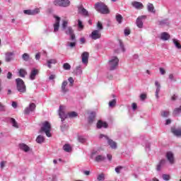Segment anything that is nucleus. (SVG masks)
<instances>
[{
  "label": "nucleus",
  "instance_id": "nucleus-1",
  "mask_svg": "<svg viewBox=\"0 0 181 181\" xmlns=\"http://www.w3.org/2000/svg\"><path fill=\"white\" fill-rule=\"evenodd\" d=\"M95 9L98 12H100V13H103V15H107L110 13V9L108 8V6L105 5L103 2L96 3L95 4Z\"/></svg>",
  "mask_w": 181,
  "mask_h": 181
},
{
  "label": "nucleus",
  "instance_id": "nucleus-2",
  "mask_svg": "<svg viewBox=\"0 0 181 181\" xmlns=\"http://www.w3.org/2000/svg\"><path fill=\"white\" fill-rule=\"evenodd\" d=\"M50 129H52V125L49 122H45L42 123V127H41L40 132L42 134V132H45L46 136H48V138H50L52 136V134H50Z\"/></svg>",
  "mask_w": 181,
  "mask_h": 181
},
{
  "label": "nucleus",
  "instance_id": "nucleus-3",
  "mask_svg": "<svg viewBox=\"0 0 181 181\" xmlns=\"http://www.w3.org/2000/svg\"><path fill=\"white\" fill-rule=\"evenodd\" d=\"M17 90L19 93H26V85L21 78L16 79Z\"/></svg>",
  "mask_w": 181,
  "mask_h": 181
},
{
  "label": "nucleus",
  "instance_id": "nucleus-4",
  "mask_svg": "<svg viewBox=\"0 0 181 181\" xmlns=\"http://www.w3.org/2000/svg\"><path fill=\"white\" fill-rule=\"evenodd\" d=\"M118 63H119V59H118V57H113L111 59H110L108 62L110 70H115V69H117L118 66Z\"/></svg>",
  "mask_w": 181,
  "mask_h": 181
},
{
  "label": "nucleus",
  "instance_id": "nucleus-5",
  "mask_svg": "<svg viewBox=\"0 0 181 181\" xmlns=\"http://www.w3.org/2000/svg\"><path fill=\"white\" fill-rule=\"evenodd\" d=\"M53 4L55 6L67 8V6H70V0H54Z\"/></svg>",
  "mask_w": 181,
  "mask_h": 181
},
{
  "label": "nucleus",
  "instance_id": "nucleus-6",
  "mask_svg": "<svg viewBox=\"0 0 181 181\" xmlns=\"http://www.w3.org/2000/svg\"><path fill=\"white\" fill-rule=\"evenodd\" d=\"M35 110H36V104L33 103H30L29 107H25V109L24 110V114H25V115H28L30 114V112H33Z\"/></svg>",
  "mask_w": 181,
  "mask_h": 181
},
{
  "label": "nucleus",
  "instance_id": "nucleus-7",
  "mask_svg": "<svg viewBox=\"0 0 181 181\" xmlns=\"http://www.w3.org/2000/svg\"><path fill=\"white\" fill-rule=\"evenodd\" d=\"M55 23L54 24V32H59V28H60V17L54 16Z\"/></svg>",
  "mask_w": 181,
  "mask_h": 181
},
{
  "label": "nucleus",
  "instance_id": "nucleus-8",
  "mask_svg": "<svg viewBox=\"0 0 181 181\" xmlns=\"http://www.w3.org/2000/svg\"><path fill=\"white\" fill-rule=\"evenodd\" d=\"M166 158L171 165H173V163H175V156L171 151L167 152Z\"/></svg>",
  "mask_w": 181,
  "mask_h": 181
},
{
  "label": "nucleus",
  "instance_id": "nucleus-9",
  "mask_svg": "<svg viewBox=\"0 0 181 181\" xmlns=\"http://www.w3.org/2000/svg\"><path fill=\"white\" fill-rule=\"evenodd\" d=\"M59 115L62 121H64V119H66V118H67V115L64 114V106H63V105L59 106Z\"/></svg>",
  "mask_w": 181,
  "mask_h": 181
},
{
  "label": "nucleus",
  "instance_id": "nucleus-10",
  "mask_svg": "<svg viewBox=\"0 0 181 181\" xmlns=\"http://www.w3.org/2000/svg\"><path fill=\"white\" fill-rule=\"evenodd\" d=\"M89 57H90V53L87 52H83V54H81L82 63H83V64H88Z\"/></svg>",
  "mask_w": 181,
  "mask_h": 181
},
{
  "label": "nucleus",
  "instance_id": "nucleus-11",
  "mask_svg": "<svg viewBox=\"0 0 181 181\" xmlns=\"http://www.w3.org/2000/svg\"><path fill=\"white\" fill-rule=\"evenodd\" d=\"M142 19H146V16H139L136 21V26H138L140 29H142L144 26V23L142 22Z\"/></svg>",
  "mask_w": 181,
  "mask_h": 181
},
{
  "label": "nucleus",
  "instance_id": "nucleus-12",
  "mask_svg": "<svg viewBox=\"0 0 181 181\" xmlns=\"http://www.w3.org/2000/svg\"><path fill=\"white\" fill-rule=\"evenodd\" d=\"M78 12L83 16H89L88 11L86 8H84L83 5H81L78 7Z\"/></svg>",
  "mask_w": 181,
  "mask_h": 181
},
{
  "label": "nucleus",
  "instance_id": "nucleus-13",
  "mask_svg": "<svg viewBox=\"0 0 181 181\" xmlns=\"http://www.w3.org/2000/svg\"><path fill=\"white\" fill-rule=\"evenodd\" d=\"M90 37L93 40H97L101 37V33L98 30H93L91 33Z\"/></svg>",
  "mask_w": 181,
  "mask_h": 181
},
{
  "label": "nucleus",
  "instance_id": "nucleus-14",
  "mask_svg": "<svg viewBox=\"0 0 181 181\" xmlns=\"http://www.w3.org/2000/svg\"><path fill=\"white\" fill-rule=\"evenodd\" d=\"M106 139L107 140V144L110 146L112 149H117V142L114 141L112 139L108 138V136H105Z\"/></svg>",
  "mask_w": 181,
  "mask_h": 181
},
{
  "label": "nucleus",
  "instance_id": "nucleus-15",
  "mask_svg": "<svg viewBox=\"0 0 181 181\" xmlns=\"http://www.w3.org/2000/svg\"><path fill=\"white\" fill-rule=\"evenodd\" d=\"M171 132L175 136H181V129H176L175 127H171Z\"/></svg>",
  "mask_w": 181,
  "mask_h": 181
},
{
  "label": "nucleus",
  "instance_id": "nucleus-16",
  "mask_svg": "<svg viewBox=\"0 0 181 181\" xmlns=\"http://www.w3.org/2000/svg\"><path fill=\"white\" fill-rule=\"evenodd\" d=\"M132 5L136 9H142L144 8V4L139 1H133L132 2Z\"/></svg>",
  "mask_w": 181,
  "mask_h": 181
},
{
  "label": "nucleus",
  "instance_id": "nucleus-17",
  "mask_svg": "<svg viewBox=\"0 0 181 181\" xmlns=\"http://www.w3.org/2000/svg\"><path fill=\"white\" fill-rule=\"evenodd\" d=\"M37 74H39V70L36 69H33L30 74V80H35V78H36V76H37Z\"/></svg>",
  "mask_w": 181,
  "mask_h": 181
},
{
  "label": "nucleus",
  "instance_id": "nucleus-18",
  "mask_svg": "<svg viewBox=\"0 0 181 181\" xmlns=\"http://www.w3.org/2000/svg\"><path fill=\"white\" fill-rule=\"evenodd\" d=\"M108 128V124H107V122H104L101 120L98 121L97 123V128L98 129H101V128Z\"/></svg>",
  "mask_w": 181,
  "mask_h": 181
},
{
  "label": "nucleus",
  "instance_id": "nucleus-19",
  "mask_svg": "<svg viewBox=\"0 0 181 181\" xmlns=\"http://www.w3.org/2000/svg\"><path fill=\"white\" fill-rule=\"evenodd\" d=\"M23 12L25 15H36V13H39V9L37 8L35 10H24Z\"/></svg>",
  "mask_w": 181,
  "mask_h": 181
},
{
  "label": "nucleus",
  "instance_id": "nucleus-20",
  "mask_svg": "<svg viewBox=\"0 0 181 181\" xmlns=\"http://www.w3.org/2000/svg\"><path fill=\"white\" fill-rule=\"evenodd\" d=\"M95 121V112H92L88 117V124H93Z\"/></svg>",
  "mask_w": 181,
  "mask_h": 181
},
{
  "label": "nucleus",
  "instance_id": "nucleus-21",
  "mask_svg": "<svg viewBox=\"0 0 181 181\" xmlns=\"http://www.w3.org/2000/svg\"><path fill=\"white\" fill-rule=\"evenodd\" d=\"M170 39V35L169 33L164 32L162 33L160 35V40H169Z\"/></svg>",
  "mask_w": 181,
  "mask_h": 181
},
{
  "label": "nucleus",
  "instance_id": "nucleus-22",
  "mask_svg": "<svg viewBox=\"0 0 181 181\" xmlns=\"http://www.w3.org/2000/svg\"><path fill=\"white\" fill-rule=\"evenodd\" d=\"M19 148L21 149V151H24V152H29L30 148L28 146V145L25 144H19Z\"/></svg>",
  "mask_w": 181,
  "mask_h": 181
},
{
  "label": "nucleus",
  "instance_id": "nucleus-23",
  "mask_svg": "<svg viewBox=\"0 0 181 181\" xmlns=\"http://www.w3.org/2000/svg\"><path fill=\"white\" fill-rule=\"evenodd\" d=\"M48 69H52V64H56L57 63V60L55 59H49L47 61Z\"/></svg>",
  "mask_w": 181,
  "mask_h": 181
},
{
  "label": "nucleus",
  "instance_id": "nucleus-24",
  "mask_svg": "<svg viewBox=\"0 0 181 181\" xmlns=\"http://www.w3.org/2000/svg\"><path fill=\"white\" fill-rule=\"evenodd\" d=\"M18 73H19V76L23 78H25V76L28 75V72L25 69H20Z\"/></svg>",
  "mask_w": 181,
  "mask_h": 181
},
{
  "label": "nucleus",
  "instance_id": "nucleus-25",
  "mask_svg": "<svg viewBox=\"0 0 181 181\" xmlns=\"http://www.w3.org/2000/svg\"><path fill=\"white\" fill-rule=\"evenodd\" d=\"M66 86H67V81H63L62 84V93H67V91H69V89L66 88Z\"/></svg>",
  "mask_w": 181,
  "mask_h": 181
},
{
  "label": "nucleus",
  "instance_id": "nucleus-26",
  "mask_svg": "<svg viewBox=\"0 0 181 181\" xmlns=\"http://www.w3.org/2000/svg\"><path fill=\"white\" fill-rule=\"evenodd\" d=\"M148 12H152V13H155V7L153 4L149 3L147 6Z\"/></svg>",
  "mask_w": 181,
  "mask_h": 181
},
{
  "label": "nucleus",
  "instance_id": "nucleus-27",
  "mask_svg": "<svg viewBox=\"0 0 181 181\" xmlns=\"http://www.w3.org/2000/svg\"><path fill=\"white\" fill-rule=\"evenodd\" d=\"M173 42L175 46V47H177V49H181V45L180 42H179V40H177V39H173Z\"/></svg>",
  "mask_w": 181,
  "mask_h": 181
},
{
  "label": "nucleus",
  "instance_id": "nucleus-28",
  "mask_svg": "<svg viewBox=\"0 0 181 181\" xmlns=\"http://www.w3.org/2000/svg\"><path fill=\"white\" fill-rule=\"evenodd\" d=\"M10 122L12 124V126L14 127V128H19L18 122L14 118H10Z\"/></svg>",
  "mask_w": 181,
  "mask_h": 181
},
{
  "label": "nucleus",
  "instance_id": "nucleus-29",
  "mask_svg": "<svg viewBox=\"0 0 181 181\" xmlns=\"http://www.w3.org/2000/svg\"><path fill=\"white\" fill-rule=\"evenodd\" d=\"M180 112H181V106L180 107L175 108L173 112V115H175V117H177V115H179Z\"/></svg>",
  "mask_w": 181,
  "mask_h": 181
},
{
  "label": "nucleus",
  "instance_id": "nucleus-30",
  "mask_svg": "<svg viewBox=\"0 0 181 181\" xmlns=\"http://www.w3.org/2000/svg\"><path fill=\"white\" fill-rule=\"evenodd\" d=\"M22 59H23V60H24V62H29V60L30 59V56L28 53H24L22 55Z\"/></svg>",
  "mask_w": 181,
  "mask_h": 181
},
{
  "label": "nucleus",
  "instance_id": "nucleus-31",
  "mask_svg": "<svg viewBox=\"0 0 181 181\" xmlns=\"http://www.w3.org/2000/svg\"><path fill=\"white\" fill-rule=\"evenodd\" d=\"M95 162H103V160H105V158L103 156L99 155L95 158Z\"/></svg>",
  "mask_w": 181,
  "mask_h": 181
},
{
  "label": "nucleus",
  "instance_id": "nucleus-32",
  "mask_svg": "<svg viewBox=\"0 0 181 181\" xmlns=\"http://www.w3.org/2000/svg\"><path fill=\"white\" fill-rule=\"evenodd\" d=\"M36 142H37V144H43V142H45V137L40 135L38 136L36 139Z\"/></svg>",
  "mask_w": 181,
  "mask_h": 181
},
{
  "label": "nucleus",
  "instance_id": "nucleus-33",
  "mask_svg": "<svg viewBox=\"0 0 181 181\" xmlns=\"http://www.w3.org/2000/svg\"><path fill=\"white\" fill-rule=\"evenodd\" d=\"M12 56H13V52L7 53L6 54V61L11 62L12 60Z\"/></svg>",
  "mask_w": 181,
  "mask_h": 181
},
{
  "label": "nucleus",
  "instance_id": "nucleus-34",
  "mask_svg": "<svg viewBox=\"0 0 181 181\" xmlns=\"http://www.w3.org/2000/svg\"><path fill=\"white\" fill-rule=\"evenodd\" d=\"M66 35H72L74 33V30H73V28L71 27H68L66 28V30L65 32Z\"/></svg>",
  "mask_w": 181,
  "mask_h": 181
},
{
  "label": "nucleus",
  "instance_id": "nucleus-35",
  "mask_svg": "<svg viewBox=\"0 0 181 181\" xmlns=\"http://www.w3.org/2000/svg\"><path fill=\"white\" fill-rule=\"evenodd\" d=\"M78 114L76 112H70L68 113V117L69 118H76V117H78Z\"/></svg>",
  "mask_w": 181,
  "mask_h": 181
},
{
  "label": "nucleus",
  "instance_id": "nucleus-36",
  "mask_svg": "<svg viewBox=\"0 0 181 181\" xmlns=\"http://www.w3.org/2000/svg\"><path fill=\"white\" fill-rule=\"evenodd\" d=\"M63 149H64V151H65V152H71V146H70V145H69V144H65L63 146Z\"/></svg>",
  "mask_w": 181,
  "mask_h": 181
},
{
  "label": "nucleus",
  "instance_id": "nucleus-37",
  "mask_svg": "<svg viewBox=\"0 0 181 181\" xmlns=\"http://www.w3.org/2000/svg\"><path fill=\"white\" fill-rule=\"evenodd\" d=\"M122 16L121 14H118L116 16V21L118 23H122Z\"/></svg>",
  "mask_w": 181,
  "mask_h": 181
},
{
  "label": "nucleus",
  "instance_id": "nucleus-38",
  "mask_svg": "<svg viewBox=\"0 0 181 181\" xmlns=\"http://www.w3.org/2000/svg\"><path fill=\"white\" fill-rule=\"evenodd\" d=\"M63 69L64 70H70V69H71V66L69 63H64L63 64Z\"/></svg>",
  "mask_w": 181,
  "mask_h": 181
},
{
  "label": "nucleus",
  "instance_id": "nucleus-39",
  "mask_svg": "<svg viewBox=\"0 0 181 181\" xmlns=\"http://www.w3.org/2000/svg\"><path fill=\"white\" fill-rule=\"evenodd\" d=\"M117 105V100L113 99L112 100L109 102V107H114Z\"/></svg>",
  "mask_w": 181,
  "mask_h": 181
},
{
  "label": "nucleus",
  "instance_id": "nucleus-40",
  "mask_svg": "<svg viewBox=\"0 0 181 181\" xmlns=\"http://www.w3.org/2000/svg\"><path fill=\"white\" fill-rule=\"evenodd\" d=\"M124 169V167L119 165L115 168V172L117 173L118 174L121 173V170Z\"/></svg>",
  "mask_w": 181,
  "mask_h": 181
},
{
  "label": "nucleus",
  "instance_id": "nucleus-41",
  "mask_svg": "<svg viewBox=\"0 0 181 181\" xmlns=\"http://www.w3.org/2000/svg\"><path fill=\"white\" fill-rule=\"evenodd\" d=\"M78 27L79 29H84V25H83V22L81 20H78Z\"/></svg>",
  "mask_w": 181,
  "mask_h": 181
},
{
  "label": "nucleus",
  "instance_id": "nucleus-42",
  "mask_svg": "<svg viewBox=\"0 0 181 181\" xmlns=\"http://www.w3.org/2000/svg\"><path fill=\"white\" fill-rule=\"evenodd\" d=\"M105 179V176H104V174H100V175H99L98 176V178H97V180H98V181H103V180H104Z\"/></svg>",
  "mask_w": 181,
  "mask_h": 181
},
{
  "label": "nucleus",
  "instance_id": "nucleus-43",
  "mask_svg": "<svg viewBox=\"0 0 181 181\" xmlns=\"http://www.w3.org/2000/svg\"><path fill=\"white\" fill-rule=\"evenodd\" d=\"M163 180H170V175L164 174L163 175Z\"/></svg>",
  "mask_w": 181,
  "mask_h": 181
},
{
  "label": "nucleus",
  "instance_id": "nucleus-44",
  "mask_svg": "<svg viewBox=\"0 0 181 181\" xmlns=\"http://www.w3.org/2000/svg\"><path fill=\"white\" fill-rule=\"evenodd\" d=\"M97 28L99 29V30H103V23L101 22L98 21L97 23Z\"/></svg>",
  "mask_w": 181,
  "mask_h": 181
},
{
  "label": "nucleus",
  "instance_id": "nucleus-45",
  "mask_svg": "<svg viewBox=\"0 0 181 181\" xmlns=\"http://www.w3.org/2000/svg\"><path fill=\"white\" fill-rule=\"evenodd\" d=\"M168 116H169V112H168V111L161 112V117H168Z\"/></svg>",
  "mask_w": 181,
  "mask_h": 181
},
{
  "label": "nucleus",
  "instance_id": "nucleus-46",
  "mask_svg": "<svg viewBox=\"0 0 181 181\" xmlns=\"http://www.w3.org/2000/svg\"><path fill=\"white\" fill-rule=\"evenodd\" d=\"M68 24H69V21H63V22H62V28H63V29H66V28H67V25Z\"/></svg>",
  "mask_w": 181,
  "mask_h": 181
},
{
  "label": "nucleus",
  "instance_id": "nucleus-47",
  "mask_svg": "<svg viewBox=\"0 0 181 181\" xmlns=\"http://www.w3.org/2000/svg\"><path fill=\"white\" fill-rule=\"evenodd\" d=\"M129 35H131V30L128 28L124 29V35L129 36Z\"/></svg>",
  "mask_w": 181,
  "mask_h": 181
},
{
  "label": "nucleus",
  "instance_id": "nucleus-48",
  "mask_svg": "<svg viewBox=\"0 0 181 181\" xmlns=\"http://www.w3.org/2000/svg\"><path fill=\"white\" fill-rule=\"evenodd\" d=\"M76 73H78V74H81V73H82V71H81V66H76Z\"/></svg>",
  "mask_w": 181,
  "mask_h": 181
},
{
  "label": "nucleus",
  "instance_id": "nucleus-49",
  "mask_svg": "<svg viewBox=\"0 0 181 181\" xmlns=\"http://www.w3.org/2000/svg\"><path fill=\"white\" fill-rule=\"evenodd\" d=\"M67 128H69V126H67L66 124H63L61 126V131H62V132H64V131H66V129H67Z\"/></svg>",
  "mask_w": 181,
  "mask_h": 181
},
{
  "label": "nucleus",
  "instance_id": "nucleus-50",
  "mask_svg": "<svg viewBox=\"0 0 181 181\" xmlns=\"http://www.w3.org/2000/svg\"><path fill=\"white\" fill-rule=\"evenodd\" d=\"M155 86L157 87L156 90H160V83L158 81H155Z\"/></svg>",
  "mask_w": 181,
  "mask_h": 181
},
{
  "label": "nucleus",
  "instance_id": "nucleus-51",
  "mask_svg": "<svg viewBox=\"0 0 181 181\" xmlns=\"http://www.w3.org/2000/svg\"><path fill=\"white\" fill-rule=\"evenodd\" d=\"M70 40H73L74 42H76V35H74V33L73 34H70Z\"/></svg>",
  "mask_w": 181,
  "mask_h": 181
},
{
  "label": "nucleus",
  "instance_id": "nucleus-52",
  "mask_svg": "<svg viewBox=\"0 0 181 181\" xmlns=\"http://www.w3.org/2000/svg\"><path fill=\"white\" fill-rule=\"evenodd\" d=\"M68 45L69 47H76V41H74L72 42H68Z\"/></svg>",
  "mask_w": 181,
  "mask_h": 181
},
{
  "label": "nucleus",
  "instance_id": "nucleus-53",
  "mask_svg": "<svg viewBox=\"0 0 181 181\" xmlns=\"http://www.w3.org/2000/svg\"><path fill=\"white\" fill-rule=\"evenodd\" d=\"M160 25H169V23H168V20H163L160 21Z\"/></svg>",
  "mask_w": 181,
  "mask_h": 181
},
{
  "label": "nucleus",
  "instance_id": "nucleus-54",
  "mask_svg": "<svg viewBox=\"0 0 181 181\" xmlns=\"http://www.w3.org/2000/svg\"><path fill=\"white\" fill-rule=\"evenodd\" d=\"M140 98L142 101L146 100V94L145 93H143L140 95Z\"/></svg>",
  "mask_w": 181,
  "mask_h": 181
},
{
  "label": "nucleus",
  "instance_id": "nucleus-55",
  "mask_svg": "<svg viewBox=\"0 0 181 181\" xmlns=\"http://www.w3.org/2000/svg\"><path fill=\"white\" fill-rule=\"evenodd\" d=\"M78 139L81 144H84V142H86V139L83 138L82 136H79Z\"/></svg>",
  "mask_w": 181,
  "mask_h": 181
},
{
  "label": "nucleus",
  "instance_id": "nucleus-56",
  "mask_svg": "<svg viewBox=\"0 0 181 181\" xmlns=\"http://www.w3.org/2000/svg\"><path fill=\"white\" fill-rule=\"evenodd\" d=\"M119 43L121 49H122L123 52H125V49H124V43H122V40H119Z\"/></svg>",
  "mask_w": 181,
  "mask_h": 181
},
{
  "label": "nucleus",
  "instance_id": "nucleus-57",
  "mask_svg": "<svg viewBox=\"0 0 181 181\" xmlns=\"http://www.w3.org/2000/svg\"><path fill=\"white\" fill-rule=\"evenodd\" d=\"M68 81H69L70 86H73V83H74V79H73V77H69L68 78Z\"/></svg>",
  "mask_w": 181,
  "mask_h": 181
},
{
  "label": "nucleus",
  "instance_id": "nucleus-58",
  "mask_svg": "<svg viewBox=\"0 0 181 181\" xmlns=\"http://www.w3.org/2000/svg\"><path fill=\"white\" fill-rule=\"evenodd\" d=\"M159 70H160V74H166V71H165V69H163V68H160L159 69Z\"/></svg>",
  "mask_w": 181,
  "mask_h": 181
},
{
  "label": "nucleus",
  "instance_id": "nucleus-59",
  "mask_svg": "<svg viewBox=\"0 0 181 181\" xmlns=\"http://www.w3.org/2000/svg\"><path fill=\"white\" fill-rule=\"evenodd\" d=\"M165 163H166V160H165V159H162V160L159 162V164H160L161 166H163V165H165Z\"/></svg>",
  "mask_w": 181,
  "mask_h": 181
},
{
  "label": "nucleus",
  "instance_id": "nucleus-60",
  "mask_svg": "<svg viewBox=\"0 0 181 181\" xmlns=\"http://www.w3.org/2000/svg\"><path fill=\"white\" fill-rule=\"evenodd\" d=\"M6 161H1V169H4V168H5V165H6Z\"/></svg>",
  "mask_w": 181,
  "mask_h": 181
},
{
  "label": "nucleus",
  "instance_id": "nucleus-61",
  "mask_svg": "<svg viewBox=\"0 0 181 181\" xmlns=\"http://www.w3.org/2000/svg\"><path fill=\"white\" fill-rule=\"evenodd\" d=\"M7 78L8 80H11L12 78V73L11 72H8V74H7Z\"/></svg>",
  "mask_w": 181,
  "mask_h": 181
},
{
  "label": "nucleus",
  "instance_id": "nucleus-62",
  "mask_svg": "<svg viewBox=\"0 0 181 181\" xmlns=\"http://www.w3.org/2000/svg\"><path fill=\"white\" fill-rule=\"evenodd\" d=\"M160 91V89H156V98H159V92Z\"/></svg>",
  "mask_w": 181,
  "mask_h": 181
},
{
  "label": "nucleus",
  "instance_id": "nucleus-63",
  "mask_svg": "<svg viewBox=\"0 0 181 181\" xmlns=\"http://www.w3.org/2000/svg\"><path fill=\"white\" fill-rule=\"evenodd\" d=\"M36 60H39L40 59V53H37L35 54Z\"/></svg>",
  "mask_w": 181,
  "mask_h": 181
},
{
  "label": "nucleus",
  "instance_id": "nucleus-64",
  "mask_svg": "<svg viewBox=\"0 0 181 181\" xmlns=\"http://www.w3.org/2000/svg\"><path fill=\"white\" fill-rule=\"evenodd\" d=\"M161 168H162V165L160 163H158V165L156 167V170L158 171L160 170Z\"/></svg>",
  "mask_w": 181,
  "mask_h": 181
}]
</instances>
